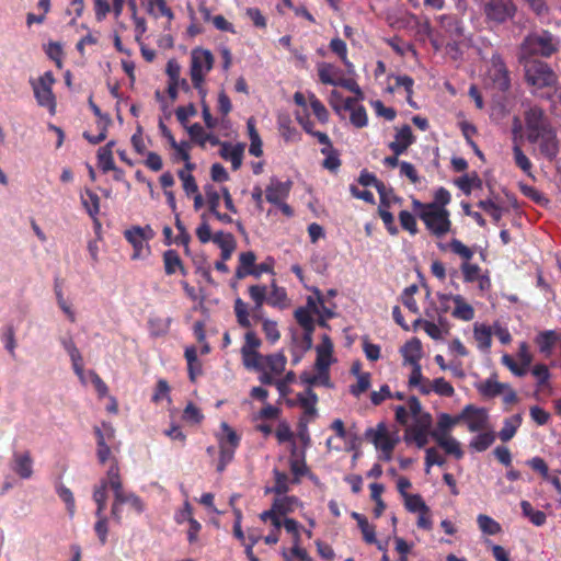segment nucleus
Instances as JSON below:
<instances>
[{
	"mask_svg": "<svg viewBox=\"0 0 561 561\" xmlns=\"http://www.w3.org/2000/svg\"><path fill=\"white\" fill-rule=\"evenodd\" d=\"M524 80L530 93L550 103L552 108L561 104V82L553 68L541 59H518Z\"/></svg>",
	"mask_w": 561,
	"mask_h": 561,
	"instance_id": "f257e3e1",
	"label": "nucleus"
},
{
	"mask_svg": "<svg viewBox=\"0 0 561 561\" xmlns=\"http://www.w3.org/2000/svg\"><path fill=\"white\" fill-rule=\"evenodd\" d=\"M169 77L165 91L156 90L154 99L159 103V130L172 148H175V137L172 134L173 115L175 114V61L170 59L167 64Z\"/></svg>",
	"mask_w": 561,
	"mask_h": 561,
	"instance_id": "f03ea898",
	"label": "nucleus"
},
{
	"mask_svg": "<svg viewBox=\"0 0 561 561\" xmlns=\"http://www.w3.org/2000/svg\"><path fill=\"white\" fill-rule=\"evenodd\" d=\"M560 48V39L549 31L528 34L519 46L518 59L550 58Z\"/></svg>",
	"mask_w": 561,
	"mask_h": 561,
	"instance_id": "7ed1b4c3",
	"label": "nucleus"
},
{
	"mask_svg": "<svg viewBox=\"0 0 561 561\" xmlns=\"http://www.w3.org/2000/svg\"><path fill=\"white\" fill-rule=\"evenodd\" d=\"M481 11L485 23L497 27L514 21L518 7L514 0H481Z\"/></svg>",
	"mask_w": 561,
	"mask_h": 561,
	"instance_id": "20e7f679",
	"label": "nucleus"
},
{
	"mask_svg": "<svg viewBox=\"0 0 561 561\" xmlns=\"http://www.w3.org/2000/svg\"><path fill=\"white\" fill-rule=\"evenodd\" d=\"M156 236L151 226H131L124 231L125 239L133 245V260L141 259L150 253L148 242Z\"/></svg>",
	"mask_w": 561,
	"mask_h": 561,
	"instance_id": "39448f33",
	"label": "nucleus"
},
{
	"mask_svg": "<svg viewBox=\"0 0 561 561\" xmlns=\"http://www.w3.org/2000/svg\"><path fill=\"white\" fill-rule=\"evenodd\" d=\"M421 219L436 237H442L450 230L451 222L446 208L435 207V204H427L421 215Z\"/></svg>",
	"mask_w": 561,
	"mask_h": 561,
	"instance_id": "423d86ee",
	"label": "nucleus"
},
{
	"mask_svg": "<svg viewBox=\"0 0 561 561\" xmlns=\"http://www.w3.org/2000/svg\"><path fill=\"white\" fill-rule=\"evenodd\" d=\"M54 83L55 78L51 71L44 72L37 81L31 82L38 105L48 108L51 114L56 110V99L51 90Z\"/></svg>",
	"mask_w": 561,
	"mask_h": 561,
	"instance_id": "0eeeda50",
	"label": "nucleus"
},
{
	"mask_svg": "<svg viewBox=\"0 0 561 561\" xmlns=\"http://www.w3.org/2000/svg\"><path fill=\"white\" fill-rule=\"evenodd\" d=\"M525 124L528 141H535L538 135L553 128L545 111L537 105L525 112Z\"/></svg>",
	"mask_w": 561,
	"mask_h": 561,
	"instance_id": "6e6552de",
	"label": "nucleus"
},
{
	"mask_svg": "<svg viewBox=\"0 0 561 561\" xmlns=\"http://www.w3.org/2000/svg\"><path fill=\"white\" fill-rule=\"evenodd\" d=\"M214 62L213 54L203 48H196L192 51L191 78L194 87L202 92L204 75L208 72Z\"/></svg>",
	"mask_w": 561,
	"mask_h": 561,
	"instance_id": "1a4fd4ad",
	"label": "nucleus"
},
{
	"mask_svg": "<svg viewBox=\"0 0 561 561\" xmlns=\"http://www.w3.org/2000/svg\"><path fill=\"white\" fill-rule=\"evenodd\" d=\"M124 505H128L129 510L138 515L145 511V503L137 494L123 490L115 494L111 508L112 517L118 524L122 522Z\"/></svg>",
	"mask_w": 561,
	"mask_h": 561,
	"instance_id": "9d476101",
	"label": "nucleus"
},
{
	"mask_svg": "<svg viewBox=\"0 0 561 561\" xmlns=\"http://www.w3.org/2000/svg\"><path fill=\"white\" fill-rule=\"evenodd\" d=\"M297 503V499L295 496H283L274 500L272 508L268 511H264L260 518L263 522H266L267 518H272V524L276 529H280L282 522L279 519V515H286L294 510V505Z\"/></svg>",
	"mask_w": 561,
	"mask_h": 561,
	"instance_id": "9b49d317",
	"label": "nucleus"
},
{
	"mask_svg": "<svg viewBox=\"0 0 561 561\" xmlns=\"http://www.w3.org/2000/svg\"><path fill=\"white\" fill-rule=\"evenodd\" d=\"M489 77L493 85L501 92H507L511 88V78L508 69L497 54H494L491 58V68L489 70Z\"/></svg>",
	"mask_w": 561,
	"mask_h": 561,
	"instance_id": "f8f14e48",
	"label": "nucleus"
},
{
	"mask_svg": "<svg viewBox=\"0 0 561 561\" xmlns=\"http://www.w3.org/2000/svg\"><path fill=\"white\" fill-rule=\"evenodd\" d=\"M461 422H467L469 432L476 433L488 427L489 415L485 409L473 404L466 405L460 412Z\"/></svg>",
	"mask_w": 561,
	"mask_h": 561,
	"instance_id": "ddd939ff",
	"label": "nucleus"
},
{
	"mask_svg": "<svg viewBox=\"0 0 561 561\" xmlns=\"http://www.w3.org/2000/svg\"><path fill=\"white\" fill-rule=\"evenodd\" d=\"M365 436L377 449H380L386 455L387 460L390 459L391 453L396 446V439L389 436L387 428L382 423L378 424L376 428H368L365 432Z\"/></svg>",
	"mask_w": 561,
	"mask_h": 561,
	"instance_id": "4468645a",
	"label": "nucleus"
},
{
	"mask_svg": "<svg viewBox=\"0 0 561 561\" xmlns=\"http://www.w3.org/2000/svg\"><path fill=\"white\" fill-rule=\"evenodd\" d=\"M531 144H537L540 153L549 161H553L560 151V145L557 137V131L553 128L538 135V138Z\"/></svg>",
	"mask_w": 561,
	"mask_h": 561,
	"instance_id": "2eb2a0df",
	"label": "nucleus"
},
{
	"mask_svg": "<svg viewBox=\"0 0 561 561\" xmlns=\"http://www.w3.org/2000/svg\"><path fill=\"white\" fill-rule=\"evenodd\" d=\"M415 137L409 125H403L397 128L394 140L389 144L390 150L397 156L404 153L408 148L414 142Z\"/></svg>",
	"mask_w": 561,
	"mask_h": 561,
	"instance_id": "dca6fc26",
	"label": "nucleus"
},
{
	"mask_svg": "<svg viewBox=\"0 0 561 561\" xmlns=\"http://www.w3.org/2000/svg\"><path fill=\"white\" fill-rule=\"evenodd\" d=\"M290 188V181L280 182L277 179L272 178L265 190L266 201L271 204H280V202L289 195Z\"/></svg>",
	"mask_w": 561,
	"mask_h": 561,
	"instance_id": "f3484780",
	"label": "nucleus"
},
{
	"mask_svg": "<svg viewBox=\"0 0 561 561\" xmlns=\"http://www.w3.org/2000/svg\"><path fill=\"white\" fill-rule=\"evenodd\" d=\"M234 313L237 318V322L240 327L244 329H250L252 327L250 316L252 314V318L254 320H263L261 316V309H256V305L253 307L251 313L248 310V305L241 299L237 298L234 300Z\"/></svg>",
	"mask_w": 561,
	"mask_h": 561,
	"instance_id": "a211bd4d",
	"label": "nucleus"
},
{
	"mask_svg": "<svg viewBox=\"0 0 561 561\" xmlns=\"http://www.w3.org/2000/svg\"><path fill=\"white\" fill-rule=\"evenodd\" d=\"M11 469L21 479H30L33 474V459L30 451L14 453Z\"/></svg>",
	"mask_w": 561,
	"mask_h": 561,
	"instance_id": "6ab92c4d",
	"label": "nucleus"
},
{
	"mask_svg": "<svg viewBox=\"0 0 561 561\" xmlns=\"http://www.w3.org/2000/svg\"><path fill=\"white\" fill-rule=\"evenodd\" d=\"M431 436L433 439H435L439 447H442L446 451V454L453 455L457 459L462 458L463 453L457 439L449 435H444V433L439 432H431Z\"/></svg>",
	"mask_w": 561,
	"mask_h": 561,
	"instance_id": "aec40b11",
	"label": "nucleus"
},
{
	"mask_svg": "<svg viewBox=\"0 0 561 561\" xmlns=\"http://www.w3.org/2000/svg\"><path fill=\"white\" fill-rule=\"evenodd\" d=\"M243 152V144H237L236 146H232L229 142H224L221 144L219 153L222 159L229 160L231 162L233 170H238L242 164Z\"/></svg>",
	"mask_w": 561,
	"mask_h": 561,
	"instance_id": "412c9836",
	"label": "nucleus"
},
{
	"mask_svg": "<svg viewBox=\"0 0 561 561\" xmlns=\"http://www.w3.org/2000/svg\"><path fill=\"white\" fill-rule=\"evenodd\" d=\"M181 517H182L181 523L187 524L186 535H187L188 542L190 543L197 542L198 534L202 529V526L196 519L193 518L192 507L187 502L185 503L184 508L181 512Z\"/></svg>",
	"mask_w": 561,
	"mask_h": 561,
	"instance_id": "4be33fe9",
	"label": "nucleus"
},
{
	"mask_svg": "<svg viewBox=\"0 0 561 561\" xmlns=\"http://www.w3.org/2000/svg\"><path fill=\"white\" fill-rule=\"evenodd\" d=\"M256 255L252 251L242 252L239 255V265L236 270L234 277L240 280L253 273Z\"/></svg>",
	"mask_w": 561,
	"mask_h": 561,
	"instance_id": "5701e85b",
	"label": "nucleus"
},
{
	"mask_svg": "<svg viewBox=\"0 0 561 561\" xmlns=\"http://www.w3.org/2000/svg\"><path fill=\"white\" fill-rule=\"evenodd\" d=\"M401 353L404 358V364H419V360L422 357L421 341L416 337L411 339L403 345V347L401 348Z\"/></svg>",
	"mask_w": 561,
	"mask_h": 561,
	"instance_id": "b1692460",
	"label": "nucleus"
},
{
	"mask_svg": "<svg viewBox=\"0 0 561 561\" xmlns=\"http://www.w3.org/2000/svg\"><path fill=\"white\" fill-rule=\"evenodd\" d=\"M61 344L72 362V368H73L75 373L79 377H82L83 376V358L80 354V351L78 350V347L76 346L73 341L70 339L69 340L64 339L61 341Z\"/></svg>",
	"mask_w": 561,
	"mask_h": 561,
	"instance_id": "393cba45",
	"label": "nucleus"
},
{
	"mask_svg": "<svg viewBox=\"0 0 561 561\" xmlns=\"http://www.w3.org/2000/svg\"><path fill=\"white\" fill-rule=\"evenodd\" d=\"M81 203L89 216L96 221V216L100 213V197L90 188H85L81 194Z\"/></svg>",
	"mask_w": 561,
	"mask_h": 561,
	"instance_id": "a878e982",
	"label": "nucleus"
},
{
	"mask_svg": "<svg viewBox=\"0 0 561 561\" xmlns=\"http://www.w3.org/2000/svg\"><path fill=\"white\" fill-rule=\"evenodd\" d=\"M147 11L149 14L158 18H167L170 23L173 19L172 9L167 4L165 0H146Z\"/></svg>",
	"mask_w": 561,
	"mask_h": 561,
	"instance_id": "bb28decb",
	"label": "nucleus"
},
{
	"mask_svg": "<svg viewBox=\"0 0 561 561\" xmlns=\"http://www.w3.org/2000/svg\"><path fill=\"white\" fill-rule=\"evenodd\" d=\"M103 480H106L107 486H110L113 490L114 495L124 490L121 474H119L118 462L114 457H113L112 463L106 472V478H104Z\"/></svg>",
	"mask_w": 561,
	"mask_h": 561,
	"instance_id": "cd10ccee",
	"label": "nucleus"
},
{
	"mask_svg": "<svg viewBox=\"0 0 561 561\" xmlns=\"http://www.w3.org/2000/svg\"><path fill=\"white\" fill-rule=\"evenodd\" d=\"M508 388L507 383H502L493 379H486L478 386L481 396L485 398H494L502 394Z\"/></svg>",
	"mask_w": 561,
	"mask_h": 561,
	"instance_id": "c85d7f7f",
	"label": "nucleus"
},
{
	"mask_svg": "<svg viewBox=\"0 0 561 561\" xmlns=\"http://www.w3.org/2000/svg\"><path fill=\"white\" fill-rule=\"evenodd\" d=\"M456 307L453 311V316L457 319H461L463 321H470L474 318V310L472 306L465 302L463 298L460 295L453 296Z\"/></svg>",
	"mask_w": 561,
	"mask_h": 561,
	"instance_id": "c756f323",
	"label": "nucleus"
},
{
	"mask_svg": "<svg viewBox=\"0 0 561 561\" xmlns=\"http://www.w3.org/2000/svg\"><path fill=\"white\" fill-rule=\"evenodd\" d=\"M520 423H522L520 414H515L512 417L506 419L504 421V426L502 427V430L499 433L501 440L502 442L511 440L514 437Z\"/></svg>",
	"mask_w": 561,
	"mask_h": 561,
	"instance_id": "7c9ffc66",
	"label": "nucleus"
},
{
	"mask_svg": "<svg viewBox=\"0 0 561 561\" xmlns=\"http://www.w3.org/2000/svg\"><path fill=\"white\" fill-rule=\"evenodd\" d=\"M297 399L306 414L310 416L316 415V404L318 402V396L313 392L311 388H308L306 390V394L298 393Z\"/></svg>",
	"mask_w": 561,
	"mask_h": 561,
	"instance_id": "2f4dec72",
	"label": "nucleus"
},
{
	"mask_svg": "<svg viewBox=\"0 0 561 561\" xmlns=\"http://www.w3.org/2000/svg\"><path fill=\"white\" fill-rule=\"evenodd\" d=\"M287 358L283 353L270 354L264 357V367L267 366L271 373L280 375L286 367Z\"/></svg>",
	"mask_w": 561,
	"mask_h": 561,
	"instance_id": "473e14b6",
	"label": "nucleus"
},
{
	"mask_svg": "<svg viewBox=\"0 0 561 561\" xmlns=\"http://www.w3.org/2000/svg\"><path fill=\"white\" fill-rule=\"evenodd\" d=\"M440 25L450 36L460 37L463 34L460 21L455 15H442Z\"/></svg>",
	"mask_w": 561,
	"mask_h": 561,
	"instance_id": "72a5a7b5",
	"label": "nucleus"
},
{
	"mask_svg": "<svg viewBox=\"0 0 561 561\" xmlns=\"http://www.w3.org/2000/svg\"><path fill=\"white\" fill-rule=\"evenodd\" d=\"M520 507L525 517L536 526H542L546 523L547 516L542 511L535 510L528 501H522Z\"/></svg>",
	"mask_w": 561,
	"mask_h": 561,
	"instance_id": "f704fd0d",
	"label": "nucleus"
},
{
	"mask_svg": "<svg viewBox=\"0 0 561 561\" xmlns=\"http://www.w3.org/2000/svg\"><path fill=\"white\" fill-rule=\"evenodd\" d=\"M495 440V434L492 431L481 433L477 435L471 442H470V448H472L476 451H484L486 450Z\"/></svg>",
	"mask_w": 561,
	"mask_h": 561,
	"instance_id": "c9c22d12",
	"label": "nucleus"
},
{
	"mask_svg": "<svg viewBox=\"0 0 561 561\" xmlns=\"http://www.w3.org/2000/svg\"><path fill=\"white\" fill-rule=\"evenodd\" d=\"M262 341L257 337L256 333L249 330L244 334V344L241 347V356L254 355L261 346Z\"/></svg>",
	"mask_w": 561,
	"mask_h": 561,
	"instance_id": "e433bc0d",
	"label": "nucleus"
},
{
	"mask_svg": "<svg viewBox=\"0 0 561 561\" xmlns=\"http://www.w3.org/2000/svg\"><path fill=\"white\" fill-rule=\"evenodd\" d=\"M93 433L96 438V445L110 443L115 438V428L107 422H102L101 426H94Z\"/></svg>",
	"mask_w": 561,
	"mask_h": 561,
	"instance_id": "4c0bfd02",
	"label": "nucleus"
},
{
	"mask_svg": "<svg viewBox=\"0 0 561 561\" xmlns=\"http://www.w3.org/2000/svg\"><path fill=\"white\" fill-rule=\"evenodd\" d=\"M528 10L539 19L550 14V7L547 0H523Z\"/></svg>",
	"mask_w": 561,
	"mask_h": 561,
	"instance_id": "58836bf2",
	"label": "nucleus"
},
{
	"mask_svg": "<svg viewBox=\"0 0 561 561\" xmlns=\"http://www.w3.org/2000/svg\"><path fill=\"white\" fill-rule=\"evenodd\" d=\"M201 12L203 13L204 19L206 21L211 19L213 24L217 30L222 31V32L236 33L233 25L229 21H227L224 15H216V16L211 18L209 10L206 8H202Z\"/></svg>",
	"mask_w": 561,
	"mask_h": 561,
	"instance_id": "ea45409f",
	"label": "nucleus"
},
{
	"mask_svg": "<svg viewBox=\"0 0 561 561\" xmlns=\"http://www.w3.org/2000/svg\"><path fill=\"white\" fill-rule=\"evenodd\" d=\"M273 473H274L275 484L272 489H268L267 492H273L277 495L286 494L289 491V486H288L289 478H288L287 473L282 472L277 469H274Z\"/></svg>",
	"mask_w": 561,
	"mask_h": 561,
	"instance_id": "a19ab883",
	"label": "nucleus"
},
{
	"mask_svg": "<svg viewBox=\"0 0 561 561\" xmlns=\"http://www.w3.org/2000/svg\"><path fill=\"white\" fill-rule=\"evenodd\" d=\"M321 153L325 156L323 160V168L330 171H336L341 165V160L339 158V153L333 147H323L321 149Z\"/></svg>",
	"mask_w": 561,
	"mask_h": 561,
	"instance_id": "79ce46f5",
	"label": "nucleus"
},
{
	"mask_svg": "<svg viewBox=\"0 0 561 561\" xmlns=\"http://www.w3.org/2000/svg\"><path fill=\"white\" fill-rule=\"evenodd\" d=\"M478 207L488 213L495 224H499L502 219L504 208L495 204L492 199L480 201Z\"/></svg>",
	"mask_w": 561,
	"mask_h": 561,
	"instance_id": "37998d69",
	"label": "nucleus"
},
{
	"mask_svg": "<svg viewBox=\"0 0 561 561\" xmlns=\"http://www.w3.org/2000/svg\"><path fill=\"white\" fill-rule=\"evenodd\" d=\"M171 388L169 383L164 379H160L157 382L154 392L152 394L151 400L159 404L163 402L164 400L168 401L169 404H171V397H170Z\"/></svg>",
	"mask_w": 561,
	"mask_h": 561,
	"instance_id": "c03bdc74",
	"label": "nucleus"
},
{
	"mask_svg": "<svg viewBox=\"0 0 561 561\" xmlns=\"http://www.w3.org/2000/svg\"><path fill=\"white\" fill-rule=\"evenodd\" d=\"M99 167L103 172H108L115 169L113 152L108 147H101L98 150Z\"/></svg>",
	"mask_w": 561,
	"mask_h": 561,
	"instance_id": "a18cd8bd",
	"label": "nucleus"
},
{
	"mask_svg": "<svg viewBox=\"0 0 561 561\" xmlns=\"http://www.w3.org/2000/svg\"><path fill=\"white\" fill-rule=\"evenodd\" d=\"M404 499L405 508L409 512H430V507L425 504L420 494H409Z\"/></svg>",
	"mask_w": 561,
	"mask_h": 561,
	"instance_id": "49530a36",
	"label": "nucleus"
},
{
	"mask_svg": "<svg viewBox=\"0 0 561 561\" xmlns=\"http://www.w3.org/2000/svg\"><path fill=\"white\" fill-rule=\"evenodd\" d=\"M286 291L284 288L278 287L275 282L272 284V290L267 297V302L273 307H286Z\"/></svg>",
	"mask_w": 561,
	"mask_h": 561,
	"instance_id": "de8ad7c7",
	"label": "nucleus"
},
{
	"mask_svg": "<svg viewBox=\"0 0 561 561\" xmlns=\"http://www.w3.org/2000/svg\"><path fill=\"white\" fill-rule=\"evenodd\" d=\"M474 339L480 348H489L491 346V329L484 324H474Z\"/></svg>",
	"mask_w": 561,
	"mask_h": 561,
	"instance_id": "09e8293b",
	"label": "nucleus"
},
{
	"mask_svg": "<svg viewBox=\"0 0 561 561\" xmlns=\"http://www.w3.org/2000/svg\"><path fill=\"white\" fill-rule=\"evenodd\" d=\"M461 422L460 413L456 416H450L447 413H442L438 417L437 427L433 432L444 433L448 435V431L456 424Z\"/></svg>",
	"mask_w": 561,
	"mask_h": 561,
	"instance_id": "8fccbe9b",
	"label": "nucleus"
},
{
	"mask_svg": "<svg viewBox=\"0 0 561 561\" xmlns=\"http://www.w3.org/2000/svg\"><path fill=\"white\" fill-rule=\"evenodd\" d=\"M112 119L110 116H104V122H98V127L100 129V133L95 136H92L88 134L87 131L83 133V137L92 145H98L106 139L107 136V127L111 125Z\"/></svg>",
	"mask_w": 561,
	"mask_h": 561,
	"instance_id": "3c124183",
	"label": "nucleus"
},
{
	"mask_svg": "<svg viewBox=\"0 0 561 561\" xmlns=\"http://www.w3.org/2000/svg\"><path fill=\"white\" fill-rule=\"evenodd\" d=\"M479 528L482 530V533L488 535H496L501 531V526L497 522L492 519L490 516L480 514L477 518Z\"/></svg>",
	"mask_w": 561,
	"mask_h": 561,
	"instance_id": "603ef678",
	"label": "nucleus"
},
{
	"mask_svg": "<svg viewBox=\"0 0 561 561\" xmlns=\"http://www.w3.org/2000/svg\"><path fill=\"white\" fill-rule=\"evenodd\" d=\"M335 68L331 64L322 62L318 66V76L322 83L335 85Z\"/></svg>",
	"mask_w": 561,
	"mask_h": 561,
	"instance_id": "864d4df0",
	"label": "nucleus"
},
{
	"mask_svg": "<svg viewBox=\"0 0 561 561\" xmlns=\"http://www.w3.org/2000/svg\"><path fill=\"white\" fill-rule=\"evenodd\" d=\"M456 185L466 194L469 195L473 186L480 187L482 182L477 174L469 176L465 174L455 181Z\"/></svg>",
	"mask_w": 561,
	"mask_h": 561,
	"instance_id": "5fc2aeb1",
	"label": "nucleus"
},
{
	"mask_svg": "<svg viewBox=\"0 0 561 561\" xmlns=\"http://www.w3.org/2000/svg\"><path fill=\"white\" fill-rule=\"evenodd\" d=\"M330 48L334 54H336L341 58L343 64L347 67L348 71L351 72L353 65L347 59V49L345 42L339 37L333 38L330 42Z\"/></svg>",
	"mask_w": 561,
	"mask_h": 561,
	"instance_id": "6e6d98bb",
	"label": "nucleus"
},
{
	"mask_svg": "<svg viewBox=\"0 0 561 561\" xmlns=\"http://www.w3.org/2000/svg\"><path fill=\"white\" fill-rule=\"evenodd\" d=\"M428 435L431 432L410 427L407 431L405 440H413L419 448H423L428 443Z\"/></svg>",
	"mask_w": 561,
	"mask_h": 561,
	"instance_id": "4d7b16f0",
	"label": "nucleus"
},
{
	"mask_svg": "<svg viewBox=\"0 0 561 561\" xmlns=\"http://www.w3.org/2000/svg\"><path fill=\"white\" fill-rule=\"evenodd\" d=\"M558 336L554 331H543L537 336V344L540 352L548 353L557 342Z\"/></svg>",
	"mask_w": 561,
	"mask_h": 561,
	"instance_id": "13d9d810",
	"label": "nucleus"
},
{
	"mask_svg": "<svg viewBox=\"0 0 561 561\" xmlns=\"http://www.w3.org/2000/svg\"><path fill=\"white\" fill-rule=\"evenodd\" d=\"M519 190L525 196L540 206H546L549 203V199L534 186L520 183Z\"/></svg>",
	"mask_w": 561,
	"mask_h": 561,
	"instance_id": "bf43d9fd",
	"label": "nucleus"
},
{
	"mask_svg": "<svg viewBox=\"0 0 561 561\" xmlns=\"http://www.w3.org/2000/svg\"><path fill=\"white\" fill-rule=\"evenodd\" d=\"M213 242L216 243L220 250L237 248V241L234 237L229 232H216L213 237Z\"/></svg>",
	"mask_w": 561,
	"mask_h": 561,
	"instance_id": "052dcab7",
	"label": "nucleus"
},
{
	"mask_svg": "<svg viewBox=\"0 0 561 561\" xmlns=\"http://www.w3.org/2000/svg\"><path fill=\"white\" fill-rule=\"evenodd\" d=\"M249 295L256 305V309H262L263 304L267 300V289L263 285H252L249 287Z\"/></svg>",
	"mask_w": 561,
	"mask_h": 561,
	"instance_id": "680f3d73",
	"label": "nucleus"
},
{
	"mask_svg": "<svg viewBox=\"0 0 561 561\" xmlns=\"http://www.w3.org/2000/svg\"><path fill=\"white\" fill-rule=\"evenodd\" d=\"M262 330L271 343H275L279 340L280 333L277 328V322L270 320V319H263L262 320Z\"/></svg>",
	"mask_w": 561,
	"mask_h": 561,
	"instance_id": "e2e57ef3",
	"label": "nucleus"
},
{
	"mask_svg": "<svg viewBox=\"0 0 561 561\" xmlns=\"http://www.w3.org/2000/svg\"><path fill=\"white\" fill-rule=\"evenodd\" d=\"M220 447V457L217 465V471L222 472L226 469V466L232 460L234 455V449L230 448L226 445L224 440L219 443Z\"/></svg>",
	"mask_w": 561,
	"mask_h": 561,
	"instance_id": "0e129e2a",
	"label": "nucleus"
},
{
	"mask_svg": "<svg viewBox=\"0 0 561 561\" xmlns=\"http://www.w3.org/2000/svg\"><path fill=\"white\" fill-rule=\"evenodd\" d=\"M358 183L363 186L373 185L376 187L377 192H381L385 190V183L379 181L375 174L368 172L367 170H363L358 178Z\"/></svg>",
	"mask_w": 561,
	"mask_h": 561,
	"instance_id": "69168bd1",
	"label": "nucleus"
},
{
	"mask_svg": "<svg viewBox=\"0 0 561 561\" xmlns=\"http://www.w3.org/2000/svg\"><path fill=\"white\" fill-rule=\"evenodd\" d=\"M264 357L259 352L254 353V355L242 356V362L245 368L254 369L256 371L264 370Z\"/></svg>",
	"mask_w": 561,
	"mask_h": 561,
	"instance_id": "338daca9",
	"label": "nucleus"
},
{
	"mask_svg": "<svg viewBox=\"0 0 561 561\" xmlns=\"http://www.w3.org/2000/svg\"><path fill=\"white\" fill-rule=\"evenodd\" d=\"M182 417L187 423L199 424L204 419V415L197 407H195L193 403H188L183 411Z\"/></svg>",
	"mask_w": 561,
	"mask_h": 561,
	"instance_id": "774afa93",
	"label": "nucleus"
}]
</instances>
